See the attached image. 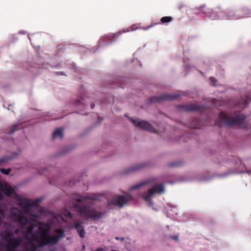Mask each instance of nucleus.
<instances>
[{
	"instance_id": "nucleus-5",
	"label": "nucleus",
	"mask_w": 251,
	"mask_h": 251,
	"mask_svg": "<svg viewBox=\"0 0 251 251\" xmlns=\"http://www.w3.org/2000/svg\"><path fill=\"white\" fill-rule=\"evenodd\" d=\"M164 191V187L162 184H156L153 186L147 192H145L142 198L148 202L150 201L151 198L155 194H161Z\"/></svg>"
},
{
	"instance_id": "nucleus-28",
	"label": "nucleus",
	"mask_w": 251,
	"mask_h": 251,
	"mask_svg": "<svg viewBox=\"0 0 251 251\" xmlns=\"http://www.w3.org/2000/svg\"><path fill=\"white\" fill-rule=\"evenodd\" d=\"M171 238L174 240H176L177 241L178 239V237L177 235H176V236H171Z\"/></svg>"
},
{
	"instance_id": "nucleus-3",
	"label": "nucleus",
	"mask_w": 251,
	"mask_h": 251,
	"mask_svg": "<svg viewBox=\"0 0 251 251\" xmlns=\"http://www.w3.org/2000/svg\"><path fill=\"white\" fill-rule=\"evenodd\" d=\"M220 120L218 125L220 126H238L241 127H245L246 116L241 113H238L235 116L230 117L227 113L222 111L219 114Z\"/></svg>"
},
{
	"instance_id": "nucleus-30",
	"label": "nucleus",
	"mask_w": 251,
	"mask_h": 251,
	"mask_svg": "<svg viewBox=\"0 0 251 251\" xmlns=\"http://www.w3.org/2000/svg\"><path fill=\"white\" fill-rule=\"evenodd\" d=\"M55 74H56V75H64V72H56Z\"/></svg>"
},
{
	"instance_id": "nucleus-13",
	"label": "nucleus",
	"mask_w": 251,
	"mask_h": 251,
	"mask_svg": "<svg viewBox=\"0 0 251 251\" xmlns=\"http://www.w3.org/2000/svg\"><path fill=\"white\" fill-rule=\"evenodd\" d=\"M145 166V164L143 163L139 164L129 168L127 171L126 173H129L131 172H133L135 171H137L142 169Z\"/></svg>"
},
{
	"instance_id": "nucleus-12",
	"label": "nucleus",
	"mask_w": 251,
	"mask_h": 251,
	"mask_svg": "<svg viewBox=\"0 0 251 251\" xmlns=\"http://www.w3.org/2000/svg\"><path fill=\"white\" fill-rule=\"evenodd\" d=\"M21 215V211L17 208H14L11 210L10 216L15 221H16Z\"/></svg>"
},
{
	"instance_id": "nucleus-35",
	"label": "nucleus",
	"mask_w": 251,
	"mask_h": 251,
	"mask_svg": "<svg viewBox=\"0 0 251 251\" xmlns=\"http://www.w3.org/2000/svg\"><path fill=\"white\" fill-rule=\"evenodd\" d=\"M212 13H213V14H215V12H213Z\"/></svg>"
},
{
	"instance_id": "nucleus-27",
	"label": "nucleus",
	"mask_w": 251,
	"mask_h": 251,
	"mask_svg": "<svg viewBox=\"0 0 251 251\" xmlns=\"http://www.w3.org/2000/svg\"><path fill=\"white\" fill-rule=\"evenodd\" d=\"M210 80L211 83H213L212 85H215L214 83L217 81V80L216 79V78L214 77H210Z\"/></svg>"
},
{
	"instance_id": "nucleus-7",
	"label": "nucleus",
	"mask_w": 251,
	"mask_h": 251,
	"mask_svg": "<svg viewBox=\"0 0 251 251\" xmlns=\"http://www.w3.org/2000/svg\"><path fill=\"white\" fill-rule=\"evenodd\" d=\"M178 109L184 111H198L202 113L206 110V107L202 105L189 104L186 105H180L178 106Z\"/></svg>"
},
{
	"instance_id": "nucleus-18",
	"label": "nucleus",
	"mask_w": 251,
	"mask_h": 251,
	"mask_svg": "<svg viewBox=\"0 0 251 251\" xmlns=\"http://www.w3.org/2000/svg\"><path fill=\"white\" fill-rule=\"evenodd\" d=\"M18 152H14L13 153H12V155L11 156H7V157H6L4 159H2L1 160H0V162H4V161H8L9 160H10L15 157H16L17 156H18Z\"/></svg>"
},
{
	"instance_id": "nucleus-2",
	"label": "nucleus",
	"mask_w": 251,
	"mask_h": 251,
	"mask_svg": "<svg viewBox=\"0 0 251 251\" xmlns=\"http://www.w3.org/2000/svg\"><path fill=\"white\" fill-rule=\"evenodd\" d=\"M39 231L35 232L31 237V240L38 243V247H43L48 245H55L62 238L65 237V230L59 228L55 230V234L49 235L50 227L48 224H40Z\"/></svg>"
},
{
	"instance_id": "nucleus-25",
	"label": "nucleus",
	"mask_w": 251,
	"mask_h": 251,
	"mask_svg": "<svg viewBox=\"0 0 251 251\" xmlns=\"http://www.w3.org/2000/svg\"><path fill=\"white\" fill-rule=\"evenodd\" d=\"M205 8V5L201 6L199 8H197L198 10H199V13H203L205 12L204 10Z\"/></svg>"
},
{
	"instance_id": "nucleus-1",
	"label": "nucleus",
	"mask_w": 251,
	"mask_h": 251,
	"mask_svg": "<svg viewBox=\"0 0 251 251\" xmlns=\"http://www.w3.org/2000/svg\"><path fill=\"white\" fill-rule=\"evenodd\" d=\"M97 199V196L95 194L86 196L77 195L75 197V200L77 202L74 203L73 206L79 216L84 219L97 220L102 217L104 213L97 211L92 206V202H88L89 201H94Z\"/></svg>"
},
{
	"instance_id": "nucleus-29",
	"label": "nucleus",
	"mask_w": 251,
	"mask_h": 251,
	"mask_svg": "<svg viewBox=\"0 0 251 251\" xmlns=\"http://www.w3.org/2000/svg\"><path fill=\"white\" fill-rule=\"evenodd\" d=\"M206 16H208V17H209L211 19V18H212V17H211V12H207V14H206ZM212 19H215V18H212Z\"/></svg>"
},
{
	"instance_id": "nucleus-23",
	"label": "nucleus",
	"mask_w": 251,
	"mask_h": 251,
	"mask_svg": "<svg viewBox=\"0 0 251 251\" xmlns=\"http://www.w3.org/2000/svg\"><path fill=\"white\" fill-rule=\"evenodd\" d=\"M11 171V169L10 168H8V169H5V168H0V172L3 174H4V175H8L9 174V173H10Z\"/></svg>"
},
{
	"instance_id": "nucleus-9",
	"label": "nucleus",
	"mask_w": 251,
	"mask_h": 251,
	"mask_svg": "<svg viewBox=\"0 0 251 251\" xmlns=\"http://www.w3.org/2000/svg\"><path fill=\"white\" fill-rule=\"evenodd\" d=\"M17 200L19 201L18 204L20 206H22L25 211H26V210L28 209L30 207L34 206L35 205V203L38 202V201H34L33 202H31L28 200L21 198H18Z\"/></svg>"
},
{
	"instance_id": "nucleus-16",
	"label": "nucleus",
	"mask_w": 251,
	"mask_h": 251,
	"mask_svg": "<svg viewBox=\"0 0 251 251\" xmlns=\"http://www.w3.org/2000/svg\"><path fill=\"white\" fill-rule=\"evenodd\" d=\"M120 34V33H116V34H112L111 35H108L105 37V39L106 42H112L114 41H115V39L116 38V36L117 34Z\"/></svg>"
},
{
	"instance_id": "nucleus-19",
	"label": "nucleus",
	"mask_w": 251,
	"mask_h": 251,
	"mask_svg": "<svg viewBox=\"0 0 251 251\" xmlns=\"http://www.w3.org/2000/svg\"><path fill=\"white\" fill-rule=\"evenodd\" d=\"M173 19L172 17L165 16V17H162L160 21L162 23H169V22H171V21H172Z\"/></svg>"
},
{
	"instance_id": "nucleus-31",
	"label": "nucleus",
	"mask_w": 251,
	"mask_h": 251,
	"mask_svg": "<svg viewBox=\"0 0 251 251\" xmlns=\"http://www.w3.org/2000/svg\"><path fill=\"white\" fill-rule=\"evenodd\" d=\"M152 26H153V25H150V26H148V27H144V29H145V30H147V29H148L150 27H152Z\"/></svg>"
},
{
	"instance_id": "nucleus-36",
	"label": "nucleus",
	"mask_w": 251,
	"mask_h": 251,
	"mask_svg": "<svg viewBox=\"0 0 251 251\" xmlns=\"http://www.w3.org/2000/svg\"><path fill=\"white\" fill-rule=\"evenodd\" d=\"M39 173L40 175H42V173H41L39 172Z\"/></svg>"
},
{
	"instance_id": "nucleus-14",
	"label": "nucleus",
	"mask_w": 251,
	"mask_h": 251,
	"mask_svg": "<svg viewBox=\"0 0 251 251\" xmlns=\"http://www.w3.org/2000/svg\"><path fill=\"white\" fill-rule=\"evenodd\" d=\"M16 222H18L23 226H26L28 223V220L25 216L21 215L16 220Z\"/></svg>"
},
{
	"instance_id": "nucleus-10",
	"label": "nucleus",
	"mask_w": 251,
	"mask_h": 251,
	"mask_svg": "<svg viewBox=\"0 0 251 251\" xmlns=\"http://www.w3.org/2000/svg\"><path fill=\"white\" fill-rule=\"evenodd\" d=\"M83 222L80 220L75 221L74 222L73 226L76 230L78 234L81 238L85 236V231L84 227L82 226Z\"/></svg>"
},
{
	"instance_id": "nucleus-22",
	"label": "nucleus",
	"mask_w": 251,
	"mask_h": 251,
	"mask_svg": "<svg viewBox=\"0 0 251 251\" xmlns=\"http://www.w3.org/2000/svg\"><path fill=\"white\" fill-rule=\"evenodd\" d=\"M62 215L67 219H71L72 218V215L71 213L68 210L64 211L62 213Z\"/></svg>"
},
{
	"instance_id": "nucleus-15",
	"label": "nucleus",
	"mask_w": 251,
	"mask_h": 251,
	"mask_svg": "<svg viewBox=\"0 0 251 251\" xmlns=\"http://www.w3.org/2000/svg\"><path fill=\"white\" fill-rule=\"evenodd\" d=\"M58 136H59L60 138H63V133L62 129L57 128L54 131L52 135V138L54 139Z\"/></svg>"
},
{
	"instance_id": "nucleus-6",
	"label": "nucleus",
	"mask_w": 251,
	"mask_h": 251,
	"mask_svg": "<svg viewBox=\"0 0 251 251\" xmlns=\"http://www.w3.org/2000/svg\"><path fill=\"white\" fill-rule=\"evenodd\" d=\"M182 95L180 93L174 94H165L160 96L152 97L151 98L150 102H160L162 100H171L178 99Z\"/></svg>"
},
{
	"instance_id": "nucleus-21",
	"label": "nucleus",
	"mask_w": 251,
	"mask_h": 251,
	"mask_svg": "<svg viewBox=\"0 0 251 251\" xmlns=\"http://www.w3.org/2000/svg\"><path fill=\"white\" fill-rule=\"evenodd\" d=\"M183 162L181 161H174L169 163V166L170 167H179L182 165Z\"/></svg>"
},
{
	"instance_id": "nucleus-34",
	"label": "nucleus",
	"mask_w": 251,
	"mask_h": 251,
	"mask_svg": "<svg viewBox=\"0 0 251 251\" xmlns=\"http://www.w3.org/2000/svg\"><path fill=\"white\" fill-rule=\"evenodd\" d=\"M246 173L248 174H251V171L248 170L246 171Z\"/></svg>"
},
{
	"instance_id": "nucleus-8",
	"label": "nucleus",
	"mask_w": 251,
	"mask_h": 251,
	"mask_svg": "<svg viewBox=\"0 0 251 251\" xmlns=\"http://www.w3.org/2000/svg\"><path fill=\"white\" fill-rule=\"evenodd\" d=\"M130 120L136 127H140L151 132H155V129L148 122L145 121H139L137 120H134L132 118H131Z\"/></svg>"
},
{
	"instance_id": "nucleus-4",
	"label": "nucleus",
	"mask_w": 251,
	"mask_h": 251,
	"mask_svg": "<svg viewBox=\"0 0 251 251\" xmlns=\"http://www.w3.org/2000/svg\"><path fill=\"white\" fill-rule=\"evenodd\" d=\"M132 200V196L128 193H126L124 195H118L109 201V203L119 207H122Z\"/></svg>"
},
{
	"instance_id": "nucleus-11",
	"label": "nucleus",
	"mask_w": 251,
	"mask_h": 251,
	"mask_svg": "<svg viewBox=\"0 0 251 251\" xmlns=\"http://www.w3.org/2000/svg\"><path fill=\"white\" fill-rule=\"evenodd\" d=\"M155 181V178H151V179H148L146 181H144L143 182H141L139 183H138V184H136L133 186H132L131 188H130V190H134V189H138V188H139L140 187H141L142 186H143L148 183H150L152 181Z\"/></svg>"
},
{
	"instance_id": "nucleus-26",
	"label": "nucleus",
	"mask_w": 251,
	"mask_h": 251,
	"mask_svg": "<svg viewBox=\"0 0 251 251\" xmlns=\"http://www.w3.org/2000/svg\"><path fill=\"white\" fill-rule=\"evenodd\" d=\"M37 248L36 246L33 245L32 249H27L26 251H36Z\"/></svg>"
},
{
	"instance_id": "nucleus-24",
	"label": "nucleus",
	"mask_w": 251,
	"mask_h": 251,
	"mask_svg": "<svg viewBox=\"0 0 251 251\" xmlns=\"http://www.w3.org/2000/svg\"><path fill=\"white\" fill-rule=\"evenodd\" d=\"M251 101V96L249 95L246 98L244 101L245 105H247Z\"/></svg>"
},
{
	"instance_id": "nucleus-32",
	"label": "nucleus",
	"mask_w": 251,
	"mask_h": 251,
	"mask_svg": "<svg viewBox=\"0 0 251 251\" xmlns=\"http://www.w3.org/2000/svg\"><path fill=\"white\" fill-rule=\"evenodd\" d=\"M80 102V100H77L76 101V105H77V104H78V103H79Z\"/></svg>"
},
{
	"instance_id": "nucleus-20",
	"label": "nucleus",
	"mask_w": 251,
	"mask_h": 251,
	"mask_svg": "<svg viewBox=\"0 0 251 251\" xmlns=\"http://www.w3.org/2000/svg\"><path fill=\"white\" fill-rule=\"evenodd\" d=\"M33 229L34 226L33 225H30L27 228L26 231H27V235H31V238L35 232H33Z\"/></svg>"
},
{
	"instance_id": "nucleus-33",
	"label": "nucleus",
	"mask_w": 251,
	"mask_h": 251,
	"mask_svg": "<svg viewBox=\"0 0 251 251\" xmlns=\"http://www.w3.org/2000/svg\"><path fill=\"white\" fill-rule=\"evenodd\" d=\"M94 107H95V104H92L91 105V108L92 109H93V108H94Z\"/></svg>"
},
{
	"instance_id": "nucleus-17",
	"label": "nucleus",
	"mask_w": 251,
	"mask_h": 251,
	"mask_svg": "<svg viewBox=\"0 0 251 251\" xmlns=\"http://www.w3.org/2000/svg\"><path fill=\"white\" fill-rule=\"evenodd\" d=\"M21 127V126L20 125H15L11 126L10 129L8 131L9 134H12L14 133V132L19 129H20Z\"/></svg>"
}]
</instances>
